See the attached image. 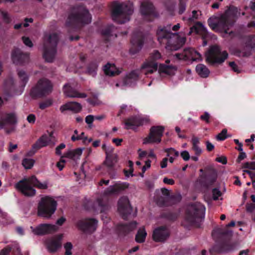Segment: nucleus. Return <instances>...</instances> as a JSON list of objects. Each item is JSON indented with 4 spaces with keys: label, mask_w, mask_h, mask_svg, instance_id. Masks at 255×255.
<instances>
[{
    "label": "nucleus",
    "mask_w": 255,
    "mask_h": 255,
    "mask_svg": "<svg viewBox=\"0 0 255 255\" xmlns=\"http://www.w3.org/2000/svg\"><path fill=\"white\" fill-rule=\"evenodd\" d=\"M171 25L166 27H159L157 32V39L160 43H165L167 50H177L186 42L185 37H179L177 33L170 31Z\"/></svg>",
    "instance_id": "obj_1"
},
{
    "label": "nucleus",
    "mask_w": 255,
    "mask_h": 255,
    "mask_svg": "<svg viewBox=\"0 0 255 255\" xmlns=\"http://www.w3.org/2000/svg\"><path fill=\"white\" fill-rule=\"evenodd\" d=\"M205 207L200 203H195L189 205L187 208L183 225L188 226L196 224L204 218Z\"/></svg>",
    "instance_id": "obj_2"
},
{
    "label": "nucleus",
    "mask_w": 255,
    "mask_h": 255,
    "mask_svg": "<svg viewBox=\"0 0 255 255\" xmlns=\"http://www.w3.org/2000/svg\"><path fill=\"white\" fill-rule=\"evenodd\" d=\"M31 185L41 189H45L48 187L47 182H40L34 176H32L20 180L15 185V188L25 196H32L35 194L36 191Z\"/></svg>",
    "instance_id": "obj_3"
},
{
    "label": "nucleus",
    "mask_w": 255,
    "mask_h": 255,
    "mask_svg": "<svg viewBox=\"0 0 255 255\" xmlns=\"http://www.w3.org/2000/svg\"><path fill=\"white\" fill-rule=\"evenodd\" d=\"M58 35L53 33L45 36L42 48L43 57L48 62H52L56 55Z\"/></svg>",
    "instance_id": "obj_4"
},
{
    "label": "nucleus",
    "mask_w": 255,
    "mask_h": 255,
    "mask_svg": "<svg viewBox=\"0 0 255 255\" xmlns=\"http://www.w3.org/2000/svg\"><path fill=\"white\" fill-rule=\"evenodd\" d=\"M133 10V5L130 2H116L113 5V18L119 23H124L129 20V16L132 13Z\"/></svg>",
    "instance_id": "obj_5"
},
{
    "label": "nucleus",
    "mask_w": 255,
    "mask_h": 255,
    "mask_svg": "<svg viewBox=\"0 0 255 255\" xmlns=\"http://www.w3.org/2000/svg\"><path fill=\"white\" fill-rule=\"evenodd\" d=\"M56 207V201L53 198L42 197L38 203L37 214L40 217L49 219L55 212Z\"/></svg>",
    "instance_id": "obj_6"
},
{
    "label": "nucleus",
    "mask_w": 255,
    "mask_h": 255,
    "mask_svg": "<svg viewBox=\"0 0 255 255\" xmlns=\"http://www.w3.org/2000/svg\"><path fill=\"white\" fill-rule=\"evenodd\" d=\"M91 16L83 6L74 8L69 15L67 23L77 24H88L91 22Z\"/></svg>",
    "instance_id": "obj_7"
},
{
    "label": "nucleus",
    "mask_w": 255,
    "mask_h": 255,
    "mask_svg": "<svg viewBox=\"0 0 255 255\" xmlns=\"http://www.w3.org/2000/svg\"><path fill=\"white\" fill-rule=\"evenodd\" d=\"M164 130V128L163 126L152 127L150 129L148 135L143 139V144L160 142Z\"/></svg>",
    "instance_id": "obj_8"
},
{
    "label": "nucleus",
    "mask_w": 255,
    "mask_h": 255,
    "mask_svg": "<svg viewBox=\"0 0 255 255\" xmlns=\"http://www.w3.org/2000/svg\"><path fill=\"white\" fill-rule=\"evenodd\" d=\"M52 88V84L49 80L46 79H42L32 89L31 94L33 96H43L51 93Z\"/></svg>",
    "instance_id": "obj_9"
},
{
    "label": "nucleus",
    "mask_w": 255,
    "mask_h": 255,
    "mask_svg": "<svg viewBox=\"0 0 255 255\" xmlns=\"http://www.w3.org/2000/svg\"><path fill=\"white\" fill-rule=\"evenodd\" d=\"M206 60L212 64L221 63L223 61V56L220 48L217 45L211 46L206 53Z\"/></svg>",
    "instance_id": "obj_10"
},
{
    "label": "nucleus",
    "mask_w": 255,
    "mask_h": 255,
    "mask_svg": "<svg viewBox=\"0 0 255 255\" xmlns=\"http://www.w3.org/2000/svg\"><path fill=\"white\" fill-rule=\"evenodd\" d=\"M174 56L183 60L200 61L201 60V54L193 48L185 49L181 53H176Z\"/></svg>",
    "instance_id": "obj_11"
},
{
    "label": "nucleus",
    "mask_w": 255,
    "mask_h": 255,
    "mask_svg": "<svg viewBox=\"0 0 255 255\" xmlns=\"http://www.w3.org/2000/svg\"><path fill=\"white\" fill-rule=\"evenodd\" d=\"M55 144V138L52 132H48L42 135L33 145V148L39 149L42 147L48 146H53Z\"/></svg>",
    "instance_id": "obj_12"
},
{
    "label": "nucleus",
    "mask_w": 255,
    "mask_h": 255,
    "mask_svg": "<svg viewBox=\"0 0 255 255\" xmlns=\"http://www.w3.org/2000/svg\"><path fill=\"white\" fill-rule=\"evenodd\" d=\"M98 221L95 219H85L77 223L78 228L86 233H92L95 231Z\"/></svg>",
    "instance_id": "obj_13"
},
{
    "label": "nucleus",
    "mask_w": 255,
    "mask_h": 255,
    "mask_svg": "<svg viewBox=\"0 0 255 255\" xmlns=\"http://www.w3.org/2000/svg\"><path fill=\"white\" fill-rule=\"evenodd\" d=\"M63 238V234H61L47 239L46 241V246L48 251L54 253L61 248Z\"/></svg>",
    "instance_id": "obj_14"
},
{
    "label": "nucleus",
    "mask_w": 255,
    "mask_h": 255,
    "mask_svg": "<svg viewBox=\"0 0 255 255\" xmlns=\"http://www.w3.org/2000/svg\"><path fill=\"white\" fill-rule=\"evenodd\" d=\"M209 26L216 31H220L223 29V13L213 15L208 20Z\"/></svg>",
    "instance_id": "obj_15"
},
{
    "label": "nucleus",
    "mask_w": 255,
    "mask_h": 255,
    "mask_svg": "<svg viewBox=\"0 0 255 255\" xmlns=\"http://www.w3.org/2000/svg\"><path fill=\"white\" fill-rule=\"evenodd\" d=\"M118 209L119 213L125 219L130 214L131 208L127 197H122L119 199Z\"/></svg>",
    "instance_id": "obj_16"
},
{
    "label": "nucleus",
    "mask_w": 255,
    "mask_h": 255,
    "mask_svg": "<svg viewBox=\"0 0 255 255\" xmlns=\"http://www.w3.org/2000/svg\"><path fill=\"white\" fill-rule=\"evenodd\" d=\"M32 232L37 235H41L56 232L58 228L55 225L41 224L35 228L31 227Z\"/></svg>",
    "instance_id": "obj_17"
},
{
    "label": "nucleus",
    "mask_w": 255,
    "mask_h": 255,
    "mask_svg": "<svg viewBox=\"0 0 255 255\" xmlns=\"http://www.w3.org/2000/svg\"><path fill=\"white\" fill-rule=\"evenodd\" d=\"M63 93L66 97L69 98H85L87 95L85 93H81L75 89L74 83H67L63 86Z\"/></svg>",
    "instance_id": "obj_18"
},
{
    "label": "nucleus",
    "mask_w": 255,
    "mask_h": 255,
    "mask_svg": "<svg viewBox=\"0 0 255 255\" xmlns=\"http://www.w3.org/2000/svg\"><path fill=\"white\" fill-rule=\"evenodd\" d=\"M169 232L165 227L156 228L153 231L152 239L156 242H164L169 237Z\"/></svg>",
    "instance_id": "obj_19"
},
{
    "label": "nucleus",
    "mask_w": 255,
    "mask_h": 255,
    "mask_svg": "<svg viewBox=\"0 0 255 255\" xmlns=\"http://www.w3.org/2000/svg\"><path fill=\"white\" fill-rule=\"evenodd\" d=\"M148 122V119L141 116L131 117L126 122V128L128 129L134 128L135 127L143 125Z\"/></svg>",
    "instance_id": "obj_20"
},
{
    "label": "nucleus",
    "mask_w": 255,
    "mask_h": 255,
    "mask_svg": "<svg viewBox=\"0 0 255 255\" xmlns=\"http://www.w3.org/2000/svg\"><path fill=\"white\" fill-rule=\"evenodd\" d=\"M217 177V172L213 171L211 174L205 176H200L198 182L202 186L208 187L212 185L216 182Z\"/></svg>",
    "instance_id": "obj_21"
},
{
    "label": "nucleus",
    "mask_w": 255,
    "mask_h": 255,
    "mask_svg": "<svg viewBox=\"0 0 255 255\" xmlns=\"http://www.w3.org/2000/svg\"><path fill=\"white\" fill-rule=\"evenodd\" d=\"M139 75L138 70L133 71L127 75L122 83L116 84L117 87L123 86H132L137 80Z\"/></svg>",
    "instance_id": "obj_22"
},
{
    "label": "nucleus",
    "mask_w": 255,
    "mask_h": 255,
    "mask_svg": "<svg viewBox=\"0 0 255 255\" xmlns=\"http://www.w3.org/2000/svg\"><path fill=\"white\" fill-rule=\"evenodd\" d=\"M238 15V9L234 6H230L224 13V34L227 32L225 30V26L227 24H232L235 17Z\"/></svg>",
    "instance_id": "obj_23"
},
{
    "label": "nucleus",
    "mask_w": 255,
    "mask_h": 255,
    "mask_svg": "<svg viewBox=\"0 0 255 255\" xmlns=\"http://www.w3.org/2000/svg\"><path fill=\"white\" fill-rule=\"evenodd\" d=\"M16 122V117L14 113L3 114L0 119V128H4L8 125H12Z\"/></svg>",
    "instance_id": "obj_24"
},
{
    "label": "nucleus",
    "mask_w": 255,
    "mask_h": 255,
    "mask_svg": "<svg viewBox=\"0 0 255 255\" xmlns=\"http://www.w3.org/2000/svg\"><path fill=\"white\" fill-rule=\"evenodd\" d=\"M11 57L13 62L15 63L25 62L29 59L28 53H23L18 49L13 51Z\"/></svg>",
    "instance_id": "obj_25"
},
{
    "label": "nucleus",
    "mask_w": 255,
    "mask_h": 255,
    "mask_svg": "<svg viewBox=\"0 0 255 255\" xmlns=\"http://www.w3.org/2000/svg\"><path fill=\"white\" fill-rule=\"evenodd\" d=\"M82 106L80 104L77 102H68L62 105L60 108L61 112L65 111L70 110L74 113H78L81 111Z\"/></svg>",
    "instance_id": "obj_26"
},
{
    "label": "nucleus",
    "mask_w": 255,
    "mask_h": 255,
    "mask_svg": "<svg viewBox=\"0 0 255 255\" xmlns=\"http://www.w3.org/2000/svg\"><path fill=\"white\" fill-rule=\"evenodd\" d=\"M177 71V67L173 65H168L164 64L159 65L158 71L160 75H173Z\"/></svg>",
    "instance_id": "obj_27"
},
{
    "label": "nucleus",
    "mask_w": 255,
    "mask_h": 255,
    "mask_svg": "<svg viewBox=\"0 0 255 255\" xmlns=\"http://www.w3.org/2000/svg\"><path fill=\"white\" fill-rule=\"evenodd\" d=\"M140 11L144 16L154 15V7L149 1H144L141 5Z\"/></svg>",
    "instance_id": "obj_28"
},
{
    "label": "nucleus",
    "mask_w": 255,
    "mask_h": 255,
    "mask_svg": "<svg viewBox=\"0 0 255 255\" xmlns=\"http://www.w3.org/2000/svg\"><path fill=\"white\" fill-rule=\"evenodd\" d=\"M157 69V63L153 61H147L145 62L141 67V70L145 75L152 73L156 71Z\"/></svg>",
    "instance_id": "obj_29"
},
{
    "label": "nucleus",
    "mask_w": 255,
    "mask_h": 255,
    "mask_svg": "<svg viewBox=\"0 0 255 255\" xmlns=\"http://www.w3.org/2000/svg\"><path fill=\"white\" fill-rule=\"evenodd\" d=\"M137 223L133 222L129 225H119L117 227V230L119 234L121 235H126L130 231L133 230L136 227Z\"/></svg>",
    "instance_id": "obj_30"
},
{
    "label": "nucleus",
    "mask_w": 255,
    "mask_h": 255,
    "mask_svg": "<svg viewBox=\"0 0 255 255\" xmlns=\"http://www.w3.org/2000/svg\"><path fill=\"white\" fill-rule=\"evenodd\" d=\"M127 187L128 185L126 183L117 182L114 185L111 186L107 188V189L105 190V193L107 195L116 193Z\"/></svg>",
    "instance_id": "obj_31"
},
{
    "label": "nucleus",
    "mask_w": 255,
    "mask_h": 255,
    "mask_svg": "<svg viewBox=\"0 0 255 255\" xmlns=\"http://www.w3.org/2000/svg\"><path fill=\"white\" fill-rule=\"evenodd\" d=\"M131 43L133 47L130 49V52L131 54H134L140 49L142 45L143 42L141 36L133 37L131 40Z\"/></svg>",
    "instance_id": "obj_32"
},
{
    "label": "nucleus",
    "mask_w": 255,
    "mask_h": 255,
    "mask_svg": "<svg viewBox=\"0 0 255 255\" xmlns=\"http://www.w3.org/2000/svg\"><path fill=\"white\" fill-rule=\"evenodd\" d=\"M104 71L106 75L113 76L119 75L120 70L116 67L115 64L107 63L103 68Z\"/></svg>",
    "instance_id": "obj_33"
},
{
    "label": "nucleus",
    "mask_w": 255,
    "mask_h": 255,
    "mask_svg": "<svg viewBox=\"0 0 255 255\" xmlns=\"http://www.w3.org/2000/svg\"><path fill=\"white\" fill-rule=\"evenodd\" d=\"M83 149V148H78L74 150H69L62 156V158L67 157L73 160L79 159L82 153Z\"/></svg>",
    "instance_id": "obj_34"
},
{
    "label": "nucleus",
    "mask_w": 255,
    "mask_h": 255,
    "mask_svg": "<svg viewBox=\"0 0 255 255\" xmlns=\"http://www.w3.org/2000/svg\"><path fill=\"white\" fill-rule=\"evenodd\" d=\"M207 29L204 25L200 22L197 23L195 25L192 27L190 31L189 32V34H191L192 32L199 34H206Z\"/></svg>",
    "instance_id": "obj_35"
},
{
    "label": "nucleus",
    "mask_w": 255,
    "mask_h": 255,
    "mask_svg": "<svg viewBox=\"0 0 255 255\" xmlns=\"http://www.w3.org/2000/svg\"><path fill=\"white\" fill-rule=\"evenodd\" d=\"M196 71L197 74L202 78L207 77L210 74L208 68L202 64H199L196 66Z\"/></svg>",
    "instance_id": "obj_36"
},
{
    "label": "nucleus",
    "mask_w": 255,
    "mask_h": 255,
    "mask_svg": "<svg viewBox=\"0 0 255 255\" xmlns=\"http://www.w3.org/2000/svg\"><path fill=\"white\" fill-rule=\"evenodd\" d=\"M17 75L19 79L20 86L23 88L25 87L28 80V76L23 70H18Z\"/></svg>",
    "instance_id": "obj_37"
},
{
    "label": "nucleus",
    "mask_w": 255,
    "mask_h": 255,
    "mask_svg": "<svg viewBox=\"0 0 255 255\" xmlns=\"http://www.w3.org/2000/svg\"><path fill=\"white\" fill-rule=\"evenodd\" d=\"M146 236L147 233L145 228L144 227L139 228L135 236L136 242L138 243H143L145 241Z\"/></svg>",
    "instance_id": "obj_38"
},
{
    "label": "nucleus",
    "mask_w": 255,
    "mask_h": 255,
    "mask_svg": "<svg viewBox=\"0 0 255 255\" xmlns=\"http://www.w3.org/2000/svg\"><path fill=\"white\" fill-rule=\"evenodd\" d=\"M0 222L3 225H7L13 223V221L6 213L0 211Z\"/></svg>",
    "instance_id": "obj_39"
},
{
    "label": "nucleus",
    "mask_w": 255,
    "mask_h": 255,
    "mask_svg": "<svg viewBox=\"0 0 255 255\" xmlns=\"http://www.w3.org/2000/svg\"><path fill=\"white\" fill-rule=\"evenodd\" d=\"M0 16L5 23H9L12 21L10 14L4 9H0Z\"/></svg>",
    "instance_id": "obj_40"
},
{
    "label": "nucleus",
    "mask_w": 255,
    "mask_h": 255,
    "mask_svg": "<svg viewBox=\"0 0 255 255\" xmlns=\"http://www.w3.org/2000/svg\"><path fill=\"white\" fill-rule=\"evenodd\" d=\"M212 236L215 240L222 239L223 236V230L221 228H216L212 233Z\"/></svg>",
    "instance_id": "obj_41"
},
{
    "label": "nucleus",
    "mask_w": 255,
    "mask_h": 255,
    "mask_svg": "<svg viewBox=\"0 0 255 255\" xmlns=\"http://www.w3.org/2000/svg\"><path fill=\"white\" fill-rule=\"evenodd\" d=\"M97 69L98 64L97 63H91L88 67L87 72L89 74L94 77L96 75Z\"/></svg>",
    "instance_id": "obj_42"
},
{
    "label": "nucleus",
    "mask_w": 255,
    "mask_h": 255,
    "mask_svg": "<svg viewBox=\"0 0 255 255\" xmlns=\"http://www.w3.org/2000/svg\"><path fill=\"white\" fill-rule=\"evenodd\" d=\"M34 163V161L31 159L25 158L23 160L22 165L26 169L31 168Z\"/></svg>",
    "instance_id": "obj_43"
},
{
    "label": "nucleus",
    "mask_w": 255,
    "mask_h": 255,
    "mask_svg": "<svg viewBox=\"0 0 255 255\" xmlns=\"http://www.w3.org/2000/svg\"><path fill=\"white\" fill-rule=\"evenodd\" d=\"M235 225V223L234 221H231L230 223L228 224L226 228L224 229V238L225 236L230 237L232 235V231L230 230H228V228L230 227H234Z\"/></svg>",
    "instance_id": "obj_44"
},
{
    "label": "nucleus",
    "mask_w": 255,
    "mask_h": 255,
    "mask_svg": "<svg viewBox=\"0 0 255 255\" xmlns=\"http://www.w3.org/2000/svg\"><path fill=\"white\" fill-rule=\"evenodd\" d=\"M165 151L167 152V156H172L174 157H176L179 156L178 151L175 150L174 148H172L165 149Z\"/></svg>",
    "instance_id": "obj_45"
},
{
    "label": "nucleus",
    "mask_w": 255,
    "mask_h": 255,
    "mask_svg": "<svg viewBox=\"0 0 255 255\" xmlns=\"http://www.w3.org/2000/svg\"><path fill=\"white\" fill-rule=\"evenodd\" d=\"M11 83V80H9L7 81H6L4 85V88L3 89V94L4 96V98L7 100V97L9 96V90L11 91V88H9V89H7L8 87L10 85V84Z\"/></svg>",
    "instance_id": "obj_46"
},
{
    "label": "nucleus",
    "mask_w": 255,
    "mask_h": 255,
    "mask_svg": "<svg viewBox=\"0 0 255 255\" xmlns=\"http://www.w3.org/2000/svg\"><path fill=\"white\" fill-rule=\"evenodd\" d=\"M64 248L65 250V254L66 255H72V250L73 249V245L70 242H67L64 245Z\"/></svg>",
    "instance_id": "obj_47"
},
{
    "label": "nucleus",
    "mask_w": 255,
    "mask_h": 255,
    "mask_svg": "<svg viewBox=\"0 0 255 255\" xmlns=\"http://www.w3.org/2000/svg\"><path fill=\"white\" fill-rule=\"evenodd\" d=\"M52 101L51 100H47L39 104V108L41 110H44L50 107L52 105Z\"/></svg>",
    "instance_id": "obj_48"
},
{
    "label": "nucleus",
    "mask_w": 255,
    "mask_h": 255,
    "mask_svg": "<svg viewBox=\"0 0 255 255\" xmlns=\"http://www.w3.org/2000/svg\"><path fill=\"white\" fill-rule=\"evenodd\" d=\"M115 27L113 26H110L104 30L102 32V34L105 36H110L112 35V33L114 31Z\"/></svg>",
    "instance_id": "obj_49"
},
{
    "label": "nucleus",
    "mask_w": 255,
    "mask_h": 255,
    "mask_svg": "<svg viewBox=\"0 0 255 255\" xmlns=\"http://www.w3.org/2000/svg\"><path fill=\"white\" fill-rule=\"evenodd\" d=\"M243 167L251 170H255V161L246 162L243 164Z\"/></svg>",
    "instance_id": "obj_50"
},
{
    "label": "nucleus",
    "mask_w": 255,
    "mask_h": 255,
    "mask_svg": "<svg viewBox=\"0 0 255 255\" xmlns=\"http://www.w3.org/2000/svg\"><path fill=\"white\" fill-rule=\"evenodd\" d=\"M23 43L29 47H32L33 46V43L31 40L27 37L23 36L22 38Z\"/></svg>",
    "instance_id": "obj_51"
},
{
    "label": "nucleus",
    "mask_w": 255,
    "mask_h": 255,
    "mask_svg": "<svg viewBox=\"0 0 255 255\" xmlns=\"http://www.w3.org/2000/svg\"><path fill=\"white\" fill-rule=\"evenodd\" d=\"M150 57L152 60H156L161 58V56L158 51L155 50L151 54Z\"/></svg>",
    "instance_id": "obj_52"
},
{
    "label": "nucleus",
    "mask_w": 255,
    "mask_h": 255,
    "mask_svg": "<svg viewBox=\"0 0 255 255\" xmlns=\"http://www.w3.org/2000/svg\"><path fill=\"white\" fill-rule=\"evenodd\" d=\"M95 120L94 116L92 115H88L85 118L86 123L90 126L92 124L94 120Z\"/></svg>",
    "instance_id": "obj_53"
},
{
    "label": "nucleus",
    "mask_w": 255,
    "mask_h": 255,
    "mask_svg": "<svg viewBox=\"0 0 255 255\" xmlns=\"http://www.w3.org/2000/svg\"><path fill=\"white\" fill-rule=\"evenodd\" d=\"M181 156L185 161H187L190 158L189 153L187 150H184L181 152Z\"/></svg>",
    "instance_id": "obj_54"
},
{
    "label": "nucleus",
    "mask_w": 255,
    "mask_h": 255,
    "mask_svg": "<svg viewBox=\"0 0 255 255\" xmlns=\"http://www.w3.org/2000/svg\"><path fill=\"white\" fill-rule=\"evenodd\" d=\"M192 150L195 152V154L199 155L201 154L202 150L199 146V145L192 146Z\"/></svg>",
    "instance_id": "obj_55"
},
{
    "label": "nucleus",
    "mask_w": 255,
    "mask_h": 255,
    "mask_svg": "<svg viewBox=\"0 0 255 255\" xmlns=\"http://www.w3.org/2000/svg\"><path fill=\"white\" fill-rule=\"evenodd\" d=\"M221 195V192L217 189H214L213 190V198L214 200H217L219 196Z\"/></svg>",
    "instance_id": "obj_56"
},
{
    "label": "nucleus",
    "mask_w": 255,
    "mask_h": 255,
    "mask_svg": "<svg viewBox=\"0 0 255 255\" xmlns=\"http://www.w3.org/2000/svg\"><path fill=\"white\" fill-rule=\"evenodd\" d=\"M186 9V4L185 3L181 1V0H180V4H179V13L180 14H182L184 12V11Z\"/></svg>",
    "instance_id": "obj_57"
},
{
    "label": "nucleus",
    "mask_w": 255,
    "mask_h": 255,
    "mask_svg": "<svg viewBox=\"0 0 255 255\" xmlns=\"http://www.w3.org/2000/svg\"><path fill=\"white\" fill-rule=\"evenodd\" d=\"M12 252L14 255H22L21 253L19 247L18 245H15V246L12 249Z\"/></svg>",
    "instance_id": "obj_58"
},
{
    "label": "nucleus",
    "mask_w": 255,
    "mask_h": 255,
    "mask_svg": "<svg viewBox=\"0 0 255 255\" xmlns=\"http://www.w3.org/2000/svg\"><path fill=\"white\" fill-rule=\"evenodd\" d=\"M210 117V114L206 112L203 115H202L200 117L201 119L205 121L207 123H209V119Z\"/></svg>",
    "instance_id": "obj_59"
},
{
    "label": "nucleus",
    "mask_w": 255,
    "mask_h": 255,
    "mask_svg": "<svg viewBox=\"0 0 255 255\" xmlns=\"http://www.w3.org/2000/svg\"><path fill=\"white\" fill-rule=\"evenodd\" d=\"M151 166V161L150 160H147L145 161V165L143 166L142 168V171L143 173L145 172V171L148 168H150Z\"/></svg>",
    "instance_id": "obj_60"
},
{
    "label": "nucleus",
    "mask_w": 255,
    "mask_h": 255,
    "mask_svg": "<svg viewBox=\"0 0 255 255\" xmlns=\"http://www.w3.org/2000/svg\"><path fill=\"white\" fill-rule=\"evenodd\" d=\"M35 116L33 114H30L27 117V120L28 123L33 124L35 121Z\"/></svg>",
    "instance_id": "obj_61"
},
{
    "label": "nucleus",
    "mask_w": 255,
    "mask_h": 255,
    "mask_svg": "<svg viewBox=\"0 0 255 255\" xmlns=\"http://www.w3.org/2000/svg\"><path fill=\"white\" fill-rule=\"evenodd\" d=\"M65 162V160L62 159V158L61 157V159L60 160V161L57 163V166L60 171L63 169L64 166Z\"/></svg>",
    "instance_id": "obj_62"
},
{
    "label": "nucleus",
    "mask_w": 255,
    "mask_h": 255,
    "mask_svg": "<svg viewBox=\"0 0 255 255\" xmlns=\"http://www.w3.org/2000/svg\"><path fill=\"white\" fill-rule=\"evenodd\" d=\"M138 155L140 158L145 157L147 155V152L145 151L142 150L141 149L138 150Z\"/></svg>",
    "instance_id": "obj_63"
},
{
    "label": "nucleus",
    "mask_w": 255,
    "mask_h": 255,
    "mask_svg": "<svg viewBox=\"0 0 255 255\" xmlns=\"http://www.w3.org/2000/svg\"><path fill=\"white\" fill-rule=\"evenodd\" d=\"M10 249L9 248H6L2 250L0 253V255H7L10 252Z\"/></svg>",
    "instance_id": "obj_64"
}]
</instances>
